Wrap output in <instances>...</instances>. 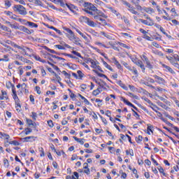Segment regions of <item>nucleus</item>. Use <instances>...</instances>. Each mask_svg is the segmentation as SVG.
I'll use <instances>...</instances> for the list:
<instances>
[{"label": "nucleus", "mask_w": 179, "mask_h": 179, "mask_svg": "<svg viewBox=\"0 0 179 179\" xmlns=\"http://www.w3.org/2000/svg\"><path fill=\"white\" fill-rule=\"evenodd\" d=\"M84 9H87V10H92V12H96V15H100L104 19H107V15L101 12L100 10L97 9V7L94 6L92 3L85 2L83 4Z\"/></svg>", "instance_id": "obj_1"}, {"label": "nucleus", "mask_w": 179, "mask_h": 179, "mask_svg": "<svg viewBox=\"0 0 179 179\" xmlns=\"http://www.w3.org/2000/svg\"><path fill=\"white\" fill-rule=\"evenodd\" d=\"M12 45L13 47H14V48H17L18 50H21L22 52L24 54V55H29L28 52H33V49H30V48L25 47L24 45H19L16 43H13Z\"/></svg>", "instance_id": "obj_2"}, {"label": "nucleus", "mask_w": 179, "mask_h": 179, "mask_svg": "<svg viewBox=\"0 0 179 179\" xmlns=\"http://www.w3.org/2000/svg\"><path fill=\"white\" fill-rule=\"evenodd\" d=\"M15 12H18L19 15H22V16H26L27 15V10L26 8L22 5H15L13 7Z\"/></svg>", "instance_id": "obj_3"}, {"label": "nucleus", "mask_w": 179, "mask_h": 179, "mask_svg": "<svg viewBox=\"0 0 179 179\" xmlns=\"http://www.w3.org/2000/svg\"><path fill=\"white\" fill-rule=\"evenodd\" d=\"M122 2L123 3V5H125L126 6H127V8H129L128 10L129 12H131V13H132L133 15H138L137 11L135 10V7L132 6L131 5V3H129L127 1H124V0H122Z\"/></svg>", "instance_id": "obj_4"}, {"label": "nucleus", "mask_w": 179, "mask_h": 179, "mask_svg": "<svg viewBox=\"0 0 179 179\" xmlns=\"http://www.w3.org/2000/svg\"><path fill=\"white\" fill-rule=\"evenodd\" d=\"M80 19H81V20H83V22H84L85 23H87V24H88V26H90V27H96V25L94 24V22L90 20V19H89V17L82 16V17H80Z\"/></svg>", "instance_id": "obj_5"}, {"label": "nucleus", "mask_w": 179, "mask_h": 179, "mask_svg": "<svg viewBox=\"0 0 179 179\" xmlns=\"http://www.w3.org/2000/svg\"><path fill=\"white\" fill-rule=\"evenodd\" d=\"M63 45H64V47H66V48H69L70 50H73V51L71 52H72V54H74V55L79 57V58H83L82 57V55H80V53L76 52V50H75V48L71 47V45H69L65 43L63 44Z\"/></svg>", "instance_id": "obj_6"}, {"label": "nucleus", "mask_w": 179, "mask_h": 179, "mask_svg": "<svg viewBox=\"0 0 179 179\" xmlns=\"http://www.w3.org/2000/svg\"><path fill=\"white\" fill-rule=\"evenodd\" d=\"M101 17H103V15H100V14H96V15L94 16L95 20L101 22L102 26H107V22Z\"/></svg>", "instance_id": "obj_7"}, {"label": "nucleus", "mask_w": 179, "mask_h": 179, "mask_svg": "<svg viewBox=\"0 0 179 179\" xmlns=\"http://www.w3.org/2000/svg\"><path fill=\"white\" fill-rule=\"evenodd\" d=\"M64 30L70 34L69 36V39L70 40V41H73V40H75V38L76 37V36L75 35V33H73V31L71 30V29L64 28Z\"/></svg>", "instance_id": "obj_8"}, {"label": "nucleus", "mask_w": 179, "mask_h": 179, "mask_svg": "<svg viewBox=\"0 0 179 179\" xmlns=\"http://www.w3.org/2000/svg\"><path fill=\"white\" fill-rule=\"evenodd\" d=\"M166 58L170 62V63L171 64V65H173V66H175L176 68H178V69H179V64H178V63L174 59V57L166 56Z\"/></svg>", "instance_id": "obj_9"}, {"label": "nucleus", "mask_w": 179, "mask_h": 179, "mask_svg": "<svg viewBox=\"0 0 179 179\" xmlns=\"http://www.w3.org/2000/svg\"><path fill=\"white\" fill-rule=\"evenodd\" d=\"M153 77L155 79V82L157 83H159V85H164V83H166V80L163 78H162L157 75H155V76H153Z\"/></svg>", "instance_id": "obj_10"}, {"label": "nucleus", "mask_w": 179, "mask_h": 179, "mask_svg": "<svg viewBox=\"0 0 179 179\" xmlns=\"http://www.w3.org/2000/svg\"><path fill=\"white\" fill-rule=\"evenodd\" d=\"M140 22L143 23V24H145V26H155V22L153 21V20L148 21L146 20L140 19Z\"/></svg>", "instance_id": "obj_11"}, {"label": "nucleus", "mask_w": 179, "mask_h": 179, "mask_svg": "<svg viewBox=\"0 0 179 179\" xmlns=\"http://www.w3.org/2000/svg\"><path fill=\"white\" fill-rule=\"evenodd\" d=\"M5 13L7 15V16H9L10 19H13V20H17V15L13 14V13L10 11H5Z\"/></svg>", "instance_id": "obj_12"}, {"label": "nucleus", "mask_w": 179, "mask_h": 179, "mask_svg": "<svg viewBox=\"0 0 179 179\" xmlns=\"http://www.w3.org/2000/svg\"><path fill=\"white\" fill-rule=\"evenodd\" d=\"M76 45H80V47H83L82 45V40L79 38L78 36L75 37L74 39L72 41Z\"/></svg>", "instance_id": "obj_13"}, {"label": "nucleus", "mask_w": 179, "mask_h": 179, "mask_svg": "<svg viewBox=\"0 0 179 179\" xmlns=\"http://www.w3.org/2000/svg\"><path fill=\"white\" fill-rule=\"evenodd\" d=\"M162 67H164V69H166V71H168V72H170V73H172V75H176V71H174V70H173L171 67L164 64H162Z\"/></svg>", "instance_id": "obj_14"}, {"label": "nucleus", "mask_w": 179, "mask_h": 179, "mask_svg": "<svg viewBox=\"0 0 179 179\" xmlns=\"http://www.w3.org/2000/svg\"><path fill=\"white\" fill-rule=\"evenodd\" d=\"M136 65H137V66H140L142 72H145V65L143 64V62L141 60H138L136 62Z\"/></svg>", "instance_id": "obj_15"}, {"label": "nucleus", "mask_w": 179, "mask_h": 179, "mask_svg": "<svg viewBox=\"0 0 179 179\" xmlns=\"http://www.w3.org/2000/svg\"><path fill=\"white\" fill-rule=\"evenodd\" d=\"M20 30H21V31H24V33H27V34H31V33H33V31H30V30H29V29H27L23 26L20 27Z\"/></svg>", "instance_id": "obj_16"}, {"label": "nucleus", "mask_w": 179, "mask_h": 179, "mask_svg": "<svg viewBox=\"0 0 179 179\" xmlns=\"http://www.w3.org/2000/svg\"><path fill=\"white\" fill-rule=\"evenodd\" d=\"M83 166H84V169H85V171H84V173H85V174H90V169H89V164L87 163H84L83 164Z\"/></svg>", "instance_id": "obj_17"}, {"label": "nucleus", "mask_w": 179, "mask_h": 179, "mask_svg": "<svg viewBox=\"0 0 179 179\" xmlns=\"http://www.w3.org/2000/svg\"><path fill=\"white\" fill-rule=\"evenodd\" d=\"M121 100L127 106H129L130 107H133L134 104H132V103L129 102V101L127 100L125 98L122 97Z\"/></svg>", "instance_id": "obj_18"}, {"label": "nucleus", "mask_w": 179, "mask_h": 179, "mask_svg": "<svg viewBox=\"0 0 179 179\" xmlns=\"http://www.w3.org/2000/svg\"><path fill=\"white\" fill-rule=\"evenodd\" d=\"M73 138L76 142H78V143H80V145L85 144V141H83V138H78V137L76 136H73Z\"/></svg>", "instance_id": "obj_19"}, {"label": "nucleus", "mask_w": 179, "mask_h": 179, "mask_svg": "<svg viewBox=\"0 0 179 179\" xmlns=\"http://www.w3.org/2000/svg\"><path fill=\"white\" fill-rule=\"evenodd\" d=\"M84 12H86V13H88V15H91V16H97V14L94 13L93 11H90L91 10L83 9Z\"/></svg>", "instance_id": "obj_20"}, {"label": "nucleus", "mask_w": 179, "mask_h": 179, "mask_svg": "<svg viewBox=\"0 0 179 179\" xmlns=\"http://www.w3.org/2000/svg\"><path fill=\"white\" fill-rule=\"evenodd\" d=\"M1 96L3 100H8V99H9V97L8 96V93H6V91L1 90Z\"/></svg>", "instance_id": "obj_21"}, {"label": "nucleus", "mask_w": 179, "mask_h": 179, "mask_svg": "<svg viewBox=\"0 0 179 179\" xmlns=\"http://www.w3.org/2000/svg\"><path fill=\"white\" fill-rule=\"evenodd\" d=\"M27 24H28L29 27H35V29H37V27H38V25L37 24L31 22H27Z\"/></svg>", "instance_id": "obj_22"}, {"label": "nucleus", "mask_w": 179, "mask_h": 179, "mask_svg": "<svg viewBox=\"0 0 179 179\" xmlns=\"http://www.w3.org/2000/svg\"><path fill=\"white\" fill-rule=\"evenodd\" d=\"M102 62L105 68H107V69H109V71H113V68L111 66L108 65V64H107V62H106L104 60H103Z\"/></svg>", "instance_id": "obj_23"}, {"label": "nucleus", "mask_w": 179, "mask_h": 179, "mask_svg": "<svg viewBox=\"0 0 179 179\" xmlns=\"http://www.w3.org/2000/svg\"><path fill=\"white\" fill-rule=\"evenodd\" d=\"M147 131L148 135H150V132L153 133V126H152L151 124H148Z\"/></svg>", "instance_id": "obj_24"}, {"label": "nucleus", "mask_w": 179, "mask_h": 179, "mask_svg": "<svg viewBox=\"0 0 179 179\" xmlns=\"http://www.w3.org/2000/svg\"><path fill=\"white\" fill-rule=\"evenodd\" d=\"M93 72H94L95 73H96V75L98 76H99V78H107V76L103 74V73H99L98 71L96 70H93Z\"/></svg>", "instance_id": "obj_25"}, {"label": "nucleus", "mask_w": 179, "mask_h": 179, "mask_svg": "<svg viewBox=\"0 0 179 179\" xmlns=\"http://www.w3.org/2000/svg\"><path fill=\"white\" fill-rule=\"evenodd\" d=\"M78 96L79 97H80V99H82V100L84 101V103H85V104H87V105L90 104L89 101L86 98H85V96H82V94H79Z\"/></svg>", "instance_id": "obj_26"}, {"label": "nucleus", "mask_w": 179, "mask_h": 179, "mask_svg": "<svg viewBox=\"0 0 179 179\" xmlns=\"http://www.w3.org/2000/svg\"><path fill=\"white\" fill-rule=\"evenodd\" d=\"M33 3L37 6H43V3L40 0H34Z\"/></svg>", "instance_id": "obj_27"}, {"label": "nucleus", "mask_w": 179, "mask_h": 179, "mask_svg": "<svg viewBox=\"0 0 179 179\" xmlns=\"http://www.w3.org/2000/svg\"><path fill=\"white\" fill-rule=\"evenodd\" d=\"M100 93H101V92L100 91V90L99 88H97L96 90H94L92 92L93 96H99V94H100Z\"/></svg>", "instance_id": "obj_28"}, {"label": "nucleus", "mask_w": 179, "mask_h": 179, "mask_svg": "<svg viewBox=\"0 0 179 179\" xmlns=\"http://www.w3.org/2000/svg\"><path fill=\"white\" fill-rule=\"evenodd\" d=\"M10 27H11V29H15V30H20V27L17 26L16 24H10Z\"/></svg>", "instance_id": "obj_29"}, {"label": "nucleus", "mask_w": 179, "mask_h": 179, "mask_svg": "<svg viewBox=\"0 0 179 179\" xmlns=\"http://www.w3.org/2000/svg\"><path fill=\"white\" fill-rule=\"evenodd\" d=\"M7 143H8L10 145H14V146H19V145H20L19 142L16 141H10V142L7 141Z\"/></svg>", "instance_id": "obj_30"}, {"label": "nucleus", "mask_w": 179, "mask_h": 179, "mask_svg": "<svg viewBox=\"0 0 179 179\" xmlns=\"http://www.w3.org/2000/svg\"><path fill=\"white\" fill-rule=\"evenodd\" d=\"M0 134L1 136V138H3V139H6L7 141L8 139H9V138H10V136H9V135L6 134H2L1 132H0Z\"/></svg>", "instance_id": "obj_31"}, {"label": "nucleus", "mask_w": 179, "mask_h": 179, "mask_svg": "<svg viewBox=\"0 0 179 179\" xmlns=\"http://www.w3.org/2000/svg\"><path fill=\"white\" fill-rule=\"evenodd\" d=\"M134 5H135L137 10H142V6H141V5H139V3L135 2Z\"/></svg>", "instance_id": "obj_32"}, {"label": "nucleus", "mask_w": 179, "mask_h": 179, "mask_svg": "<svg viewBox=\"0 0 179 179\" xmlns=\"http://www.w3.org/2000/svg\"><path fill=\"white\" fill-rule=\"evenodd\" d=\"M145 64L147 65V68H148L149 69H153V66L150 64V61H147L145 62Z\"/></svg>", "instance_id": "obj_33"}, {"label": "nucleus", "mask_w": 179, "mask_h": 179, "mask_svg": "<svg viewBox=\"0 0 179 179\" xmlns=\"http://www.w3.org/2000/svg\"><path fill=\"white\" fill-rule=\"evenodd\" d=\"M155 55H158L159 57H163L164 54L163 52L159 51V50H155L153 52Z\"/></svg>", "instance_id": "obj_34"}, {"label": "nucleus", "mask_w": 179, "mask_h": 179, "mask_svg": "<svg viewBox=\"0 0 179 179\" xmlns=\"http://www.w3.org/2000/svg\"><path fill=\"white\" fill-rule=\"evenodd\" d=\"M90 64H91L92 68H93L94 69H96V66L97 65V64L96 63V61L92 59V61Z\"/></svg>", "instance_id": "obj_35"}, {"label": "nucleus", "mask_w": 179, "mask_h": 179, "mask_svg": "<svg viewBox=\"0 0 179 179\" xmlns=\"http://www.w3.org/2000/svg\"><path fill=\"white\" fill-rule=\"evenodd\" d=\"M122 65H124V66H125V68H127V69H129V71H132V69L131 68L130 66L128 65V64L125 62H124L122 63Z\"/></svg>", "instance_id": "obj_36"}, {"label": "nucleus", "mask_w": 179, "mask_h": 179, "mask_svg": "<svg viewBox=\"0 0 179 179\" xmlns=\"http://www.w3.org/2000/svg\"><path fill=\"white\" fill-rule=\"evenodd\" d=\"M94 2L96 5H99V6H103V5H104V3L100 0H94Z\"/></svg>", "instance_id": "obj_37"}, {"label": "nucleus", "mask_w": 179, "mask_h": 179, "mask_svg": "<svg viewBox=\"0 0 179 179\" xmlns=\"http://www.w3.org/2000/svg\"><path fill=\"white\" fill-rule=\"evenodd\" d=\"M143 38H145V40H148V41H152L153 40V38L148 36V34H145V35H143Z\"/></svg>", "instance_id": "obj_38"}, {"label": "nucleus", "mask_w": 179, "mask_h": 179, "mask_svg": "<svg viewBox=\"0 0 179 179\" xmlns=\"http://www.w3.org/2000/svg\"><path fill=\"white\" fill-rule=\"evenodd\" d=\"M45 50L50 52L51 54H55V50L50 49L48 47L45 46Z\"/></svg>", "instance_id": "obj_39"}, {"label": "nucleus", "mask_w": 179, "mask_h": 179, "mask_svg": "<svg viewBox=\"0 0 179 179\" xmlns=\"http://www.w3.org/2000/svg\"><path fill=\"white\" fill-rule=\"evenodd\" d=\"M56 3H60L61 6H62L63 8H65V4L64 3L63 0H56Z\"/></svg>", "instance_id": "obj_40"}, {"label": "nucleus", "mask_w": 179, "mask_h": 179, "mask_svg": "<svg viewBox=\"0 0 179 179\" xmlns=\"http://www.w3.org/2000/svg\"><path fill=\"white\" fill-rule=\"evenodd\" d=\"M68 91L71 93L70 94L71 99H75L76 97V95H75V94L72 93V90H71V89H68Z\"/></svg>", "instance_id": "obj_41"}, {"label": "nucleus", "mask_w": 179, "mask_h": 179, "mask_svg": "<svg viewBox=\"0 0 179 179\" xmlns=\"http://www.w3.org/2000/svg\"><path fill=\"white\" fill-rule=\"evenodd\" d=\"M32 131L33 129L30 128L25 129V135H29V134H31V132H32Z\"/></svg>", "instance_id": "obj_42"}, {"label": "nucleus", "mask_w": 179, "mask_h": 179, "mask_svg": "<svg viewBox=\"0 0 179 179\" xmlns=\"http://www.w3.org/2000/svg\"><path fill=\"white\" fill-rule=\"evenodd\" d=\"M129 96L130 97H131L132 99H136V100H138V96H136V95H135V94H132L131 92L129 93Z\"/></svg>", "instance_id": "obj_43"}, {"label": "nucleus", "mask_w": 179, "mask_h": 179, "mask_svg": "<svg viewBox=\"0 0 179 179\" xmlns=\"http://www.w3.org/2000/svg\"><path fill=\"white\" fill-rule=\"evenodd\" d=\"M142 139H143L142 136H138V138H136V141L137 143H141V142H142Z\"/></svg>", "instance_id": "obj_44"}, {"label": "nucleus", "mask_w": 179, "mask_h": 179, "mask_svg": "<svg viewBox=\"0 0 179 179\" xmlns=\"http://www.w3.org/2000/svg\"><path fill=\"white\" fill-rule=\"evenodd\" d=\"M12 3H10V1L9 0H5V6L8 8H10Z\"/></svg>", "instance_id": "obj_45"}, {"label": "nucleus", "mask_w": 179, "mask_h": 179, "mask_svg": "<svg viewBox=\"0 0 179 179\" xmlns=\"http://www.w3.org/2000/svg\"><path fill=\"white\" fill-rule=\"evenodd\" d=\"M101 34L102 36H104V37H106V38H109V39L111 38V36L110 35L106 34V32H104V31H101Z\"/></svg>", "instance_id": "obj_46"}, {"label": "nucleus", "mask_w": 179, "mask_h": 179, "mask_svg": "<svg viewBox=\"0 0 179 179\" xmlns=\"http://www.w3.org/2000/svg\"><path fill=\"white\" fill-rule=\"evenodd\" d=\"M29 139H34V136H27V137H24L23 138V140L24 141V142H29Z\"/></svg>", "instance_id": "obj_47"}, {"label": "nucleus", "mask_w": 179, "mask_h": 179, "mask_svg": "<svg viewBox=\"0 0 179 179\" xmlns=\"http://www.w3.org/2000/svg\"><path fill=\"white\" fill-rule=\"evenodd\" d=\"M0 29H2V30H4V31H9V28L5 25H1Z\"/></svg>", "instance_id": "obj_48"}, {"label": "nucleus", "mask_w": 179, "mask_h": 179, "mask_svg": "<svg viewBox=\"0 0 179 179\" xmlns=\"http://www.w3.org/2000/svg\"><path fill=\"white\" fill-rule=\"evenodd\" d=\"M52 73L55 74L58 83L61 82V77H59V76H58L55 71H52Z\"/></svg>", "instance_id": "obj_49"}, {"label": "nucleus", "mask_w": 179, "mask_h": 179, "mask_svg": "<svg viewBox=\"0 0 179 179\" xmlns=\"http://www.w3.org/2000/svg\"><path fill=\"white\" fill-rule=\"evenodd\" d=\"M39 152H41V157H44V156H45L43 148H39Z\"/></svg>", "instance_id": "obj_50"}, {"label": "nucleus", "mask_w": 179, "mask_h": 179, "mask_svg": "<svg viewBox=\"0 0 179 179\" xmlns=\"http://www.w3.org/2000/svg\"><path fill=\"white\" fill-rule=\"evenodd\" d=\"M27 123L28 124V125H34V122H33V120L27 119Z\"/></svg>", "instance_id": "obj_51"}, {"label": "nucleus", "mask_w": 179, "mask_h": 179, "mask_svg": "<svg viewBox=\"0 0 179 179\" xmlns=\"http://www.w3.org/2000/svg\"><path fill=\"white\" fill-rule=\"evenodd\" d=\"M6 87L7 89H10L11 87H13V85L12 84V83L8 82L6 83Z\"/></svg>", "instance_id": "obj_52"}, {"label": "nucleus", "mask_w": 179, "mask_h": 179, "mask_svg": "<svg viewBox=\"0 0 179 179\" xmlns=\"http://www.w3.org/2000/svg\"><path fill=\"white\" fill-rule=\"evenodd\" d=\"M55 47H56V48H58V50H65V47L61 45H55Z\"/></svg>", "instance_id": "obj_53"}, {"label": "nucleus", "mask_w": 179, "mask_h": 179, "mask_svg": "<svg viewBox=\"0 0 179 179\" xmlns=\"http://www.w3.org/2000/svg\"><path fill=\"white\" fill-rule=\"evenodd\" d=\"M96 103H98V107H100V106H101V103L103 101V100H101L100 99H95Z\"/></svg>", "instance_id": "obj_54"}, {"label": "nucleus", "mask_w": 179, "mask_h": 179, "mask_svg": "<svg viewBox=\"0 0 179 179\" xmlns=\"http://www.w3.org/2000/svg\"><path fill=\"white\" fill-rule=\"evenodd\" d=\"M3 59H4L3 61H5L6 62H9V55H3Z\"/></svg>", "instance_id": "obj_55"}, {"label": "nucleus", "mask_w": 179, "mask_h": 179, "mask_svg": "<svg viewBox=\"0 0 179 179\" xmlns=\"http://www.w3.org/2000/svg\"><path fill=\"white\" fill-rule=\"evenodd\" d=\"M13 97L15 103H17V101H19V97L17 96V94L13 95Z\"/></svg>", "instance_id": "obj_56"}, {"label": "nucleus", "mask_w": 179, "mask_h": 179, "mask_svg": "<svg viewBox=\"0 0 179 179\" xmlns=\"http://www.w3.org/2000/svg\"><path fill=\"white\" fill-rule=\"evenodd\" d=\"M152 45L154 46V47H156V48H160V45H159V43H157V42H152Z\"/></svg>", "instance_id": "obj_57"}, {"label": "nucleus", "mask_w": 179, "mask_h": 179, "mask_svg": "<svg viewBox=\"0 0 179 179\" xmlns=\"http://www.w3.org/2000/svg\"><path fill=\"white\" fill-rule=\"evenodd\" d=\"M35 90L37 92L38 94H41V90H40V87L36 86L35 87Z\"/></svg>", "instance_id": "obj_58"}, {"label": "nucleus", "mask_w": 179, "mask_h": 179, "mask_svg": "<svg viewBox=\"0 0 179 179\" xmlns=\"http://www.w3.org/2000/svg\"><path fill=\"white\" fill-rule=\"evenodd\" d=\"M112 61L113 64H115L116 66L118 65V64H120V62L117 60V59H115V57H113Z\"/></svg>", "instance_id": "obj_59"}, {"label": "nucleus", "mask_w": 179, "mask_h": 179, "mask_svg": "<svg viewBox=\"0 0 179 179\" xmlns=\"http://www.w3.org/2000/svg\"><path fill=\"white\" fill-rule=\"evenodd\" d=\"M143 100H145L146 101V103H148V104H150L151 106H153V103H152V101L150 100H149V99L145 97L143 99Z\"/></svg>", "instance_id": "obj_60"}, {"label": "nucleus", "mask_w": 179, "mask_h": 179, "mask_svg": "<svg viewBox=\"0 0 179 179\" xmlns=\"http://www.w3.org/2000/svg\"><path fill=\"white\" fill-rule=\"evenodd\" d=\"M142 59H143V61H145V62H147L148 61H149V59L148 58V57H146V55H143L141 57Z\"/></svg>", "instance_id": "obj_61"}, {"label": "nucleus", "mask_w": 179, "mask_h": 179, "mask_svg": "<svg viewBox=\"0 0 179 179\" xmlns=\"http://www.w3.org/2000/svg\"><path fill=\"white\" fill-rule=\"evenodd\" d=\"M48 124L49 127H50V128H52V127H54V123L52 122V120H48Z\"/></svg>", "instance_id": "obj_62"}, {"label": "nucleus", "mask_w": 179, "mask_h": 179, "mask_svg": "<svg viewBox=\"0 0 179 179\" xmlns=\"http://www.w3.org/2000/svg\"><path fill=\"white\" fill-rule=\"evenodd\" d=\"M123 20L124 23H126V24H129V20H128V18H127L126 17H123Z\"/></svg>", "instance_id": "obj_63"}, {"label": "nucleus", "mask_w": 179, "mask_h": 179, "mask_svg": "<svg viewBox=\"0 0 179 179\" xmlns=\"http://www.w3.org/2000/svg\"><path fill=\"white\" fill-rule=\"evenodd\" d=\"M173 59L176 61V62H179V57L178 55H173Z\"/></svg>", "instance_id": "obj_64"}]
</instances>
